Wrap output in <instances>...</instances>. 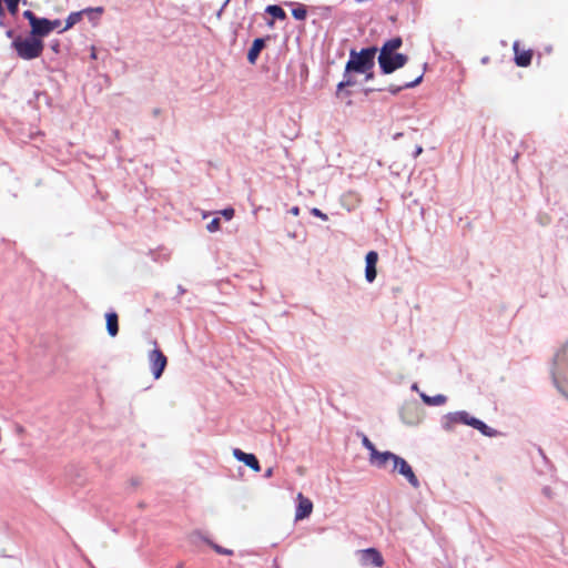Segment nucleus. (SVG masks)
<instances>
[{"mask_svg":"<svg viewBox=\"0 0 568 568\" xmlns=\"http://www.w3.org/2000/svg\"><path fill=\"white\" fill-rule=\"evenodd\" d=\"M207 231L213 233L220 230V219H213L206 226Z\"/></svg>","mask_w":568,"mask_h":568,"instance_id":"24","label":"nucleus"},{"mask_svg":"<svg viewBox=\"0 0 568 568\" xmlns=\"http://www.w3.org/2000/svg\"><path fill=\"white\" fill-rule=\"evenodd\" d=\"M20 0H4L7 9L10 14L16 16Z\"/></svg>","mask_w":568,"mask_h":568,"instance_id":"23","label":"nucleus"},{"mask_svg":"<svg viewBox=\"0 0 568 568\" xmlns=\"http://www.w3.org/2000/svg\"><path fill=\"white\" fill-rule=\"evenodd\" d=\"M148 358L153 377L159 379L168 365L166 356L160 348H154L149 353Z\"/></svg>","mask_w":568,"mask_h":568,"instance_id":"6","label":"nucleus"},{"mask_svg":"<svg viewBox=\"0 0 568 568\" xmlns=\"http://www.w3.org/2000/svg\"><path fill=\"white\" fill-rule=\"evenodd\" d=\"M23 17L29 21L30 26H32L38 19V17H36V14L30 10L24 11Z\"/></svg>","mask_w":568,"mask_h":568,"instance_id":"26","label":"nucleus"},{"mask_svg":"<svg viewBox=\"0 0 568 568\" xmlns=\"http://www.w3.org/2000/svg\"><path fill=\"white\" fill-rule=\"evenodd\" d=\"M266 11L275 19L284 20L286 18L285 11L278 6H268Z\"/></svg>","mask_w":568,"mask_h":568,"instance_id":"18","label":"nucleus"},{"mask_svg":"<svg viewBox=\"0 0 568 568\" xmlns=\"http://www.w3.org/2000/svg\"><path fill=\"white\" fill-rule=\"evenodd\" d=\"M97 11H98L99 13H101V12H102V8H98V9H97Z\"/></svg>","mask_w":568,"mask_h":568,"instance_id":"37","label":"nucleus"},{"mask_svg":"<svg viewBox=\"0 0 568 568\" xmlns=\"http://www.w3.org/2000/svg\"><path fill=\"white\" fill-rule=\"evenodd\" d=\"M292 14L296 20H304L306 18L307 11L304 6H300L292 10Z\"/></svg>","mask_w":568,"mask_h":568,"instance_id":"22","label":"nucleus"},{"mask_svg":"<svg viewBox=\"0 0 568 568\" xmlns=\"http://www.w3.org/2000/svg\"><path fill=\"white\" fill-rule=\"evenodd\" d=\"M313 511V503L302 493L297 494V507L295 511V520H302L308 517Z\"/></svg>","mask_w":568,"mask_h":568,"instance_id":"8","label":"nucleus"},{"mask_svg":"<svg viewBox=\"0 0 568 568\" xmlns=\"http://www.w3.org/2000/svg\"><path fill=\"white\" fill-rule=\"evenodd\" d=\"M376 52L377 49L375 47L362 49L359 52L352 50L349 60L346 63V72L366 73L371 71L375 64Z\"/></svg>","mask_w":568,"mask_h":568,"instance_id":"1","label":"nucleus"},{"mask_svg":"<svg viewBox=\"0 0 568 568\" xmlns=\"http://www.w3.org/2000/svg\"><path fill=\"white\" fill-rule=\"evenodd\" d=\"M221 214L226 219V220H231L233 219L234 216V209L232 207H229V209H224Z\"/></svg>","mask_w":568,"mask_h":568,"instance_id":"27","label":"nucleus"},{"mask_svg":"<svg viewBox=\"0 0 568 568\" xmlns=\"http://www.w3.org/2000/svg\"><path fill=\"white\" fill-rule=\"evenodd\" d=\"M214 550L219 554H223V555H231L232 551L229 550V549H223L222 547L217 546V545H214L213 546Z\"/></svg>","mask_w":568,"mask_h":568,"instance_id":"28","label":"nucleus"},{"mask_svg":"<svg viewBox=\"0 0 568 568\" xmlns=\"http://www.w3.org/2000/svg\"><path fill=\"white\" fill-rule=\"evenodd\" d=\"M50 20L38 18L31 26V36L34 38H43L50 33Z\"/></svg>","mask_w":568,"mask_h":568,"instance_id":"13","label":"nucleus"},{"mask_svg":"<svg viewBox=\"0 0 568 568\" xmlns=\"http://www.w3.org/2000/svg\"><path fill=\"white\" fill-rule=\"evenodd\" d=\"M422 398H423L424 403H426L428 405H442L446 402V397L444 395H437L434 397H429V396L423 394Z\"/></svg>","mask_w":568,"mask_h":568,"instance_id":"20","label":"nucleus"},{"mask_svg":"<svg viewBox=\"0 0 568 568\" xmlns=\"http://www.w3.org/2000/svg\"><path fill=\"white\" fill-rule=\"evenodd\" d=\"M88 10H83V11H79V12H72L71 14H69V17L67 18V23L64 26V28L62 29V31H65L70 28H72L75 23H78L81 18H82V14L84 12H87Z\"/></svg>","mask_w":568,"mask_h":568,"instance_id":"17","label":"nucleus"},{"mask_svg":"<svg viewBox=\"0 0 568 568\" xmlns=\"http://www.w3.org/2000/svg\"><path fill=\"white\" fill-rule=\"evenodd\" d=\"M354 83H355L354 81H352L351 79H347V80H345V81H343V82H341V83L338 84V89H342V88H344V87H351V85H353Z\"/></svg>","mask_w":568,"mask_h":568,"instance_id":"30","label":"nucleus"},{"mask_svg":"<svg viewBox=\"0 0 568 568\" xmlns=\"http://www.w3.org/2000/svg\"><path fill=\"white\" fill-rule=\"evenodd\" d=\"M374 78V73L371 71L366 72V80H372Z\"/></svg>","mask_w":568,"mask_h":568,"instance_id":"35","label":"nucleus"},{"mask_svg":"<svg viewBox=\"0 0 568 568\" xmlns=\"http://www.w3.org/2000/svg\"><path fill=\"white\" fill-rule=\"evenodd\" d=\"M514 52H515V62L518 67L526 68L531 63L532 51L531 50H521L519 48V43H514Z\"/></svg>","mask_w":568,"mask_h":568,"instance_id":"11","label":"nucleus"},{"mask_svg":"<svg viewBox=\"0 0 568 568\" xmlns=\"http://www.w3.org/2000/svg\"><path fill=\"white\" fill-rule=\"evenodd\" d=\"M12 47L17 51L19 58L23 60H33L42 54L44 43L41 39L32 36L28 38L17 37L12 41Z\"/></svg>","mask_w":568,"mask_h":568,"instance_id":"2","label":"nucleus"},{"mask_svg":"<svg viewBox=\"0 0 568 568\" xmlns=\"http://www.w3.org/2000/svg\"><path fill=\"white\" fill-rule=\"evenodd\" d=\"M552 378H554V383L556 384L557 388H558L562 394H565V390H564V388L560 386V384H559V382H558V378H557V376H556V374H555V373H552Z\"/></svg>","mask_w":568,"mask_h":568,"instance_id":"31","label":"nucleus"},{"mask_svg":"<svg viewBox=\"0 0 568 568\" xmlns=\"http://www.w3.org/2000/svg\"><path fill=\"white\" fill-rule=\"evenodd\" d=\"M362 443L369 450V462L378 468L384 467V460L382 458L383 453L378 452L375 445L365 435H363Z\"/></svg>","mask_w":568,"mask_h":568,"instance_id":"10","label":"nucleus"},{"mask_svg":"<svg viewBox=\"0 0 568 568\" xmlns=\"http://www.w3.org/2000/svg\"><path fill=\"white\" fill-rule=\"evenodd\" d=\"M423 79V74H419L415 80H412V81H408V82H405L402 87H398V88H390L389 91L393 93V94H396L398 93L402 89H405V88H413L417 84L420 83Z\"/></svg>","mask_w":568,"mask_h":568,"instance_id":"19","label":"nucleus"},{"mask_svg":"<svg viewBox=\"0 0 568 568\" xmlns=\"http://www.w3.org/2000/svg\"><path fill=\"white\" fill-rule=\"evenodd\" d=\"M366 267H365V277L367 282L372 283L376 278V264L378 262V254L375 251H369L365 257Z\"/></svg>","mask_w":568,"mask_h":568,"instance_id":"9","label":"nucleus"},{"mask_svg":"<svg viewBox=\"0 0 568 568\" xmlns=\"http://www.w3.org/2000/svg\"><path fill=\"white\" fill-rule=\"evenodd\" d=\"M106 320V331L110 336L114 337L119 333V317L115 312H110L105 314Z\"/></svg>","mask_w":568,"mask_h":568,"instance_id":"16","label":"nucleus"},{"mask_svg":"<svg viewBox=\"0 0 568 568\" xmlns=\"http://www.w3.org/2000/svg\"><path fill=\"white\" fill-rule=\"evenodd\" d=\"M452 420L455 423H462L474 427L479 430L483 435L493 437L497 434L496 430L488 427L484 422L470 416L467 412H457L453 415Z\"/></svg>","mask_w":568,"mask_h":568,"instance_id":"4","label":"nucleus"},{"mask_svg":"<svg viewBox=\"0 0 568 568\" xmlns=\"http://www.w3.org/2000/svg\"><path fill=\"white\" fill-rule=\"evenodd\" d=\"M273 475V469L272 468H268L266 471H265V477H271Z\"/></svg>","mask_w":568,"mask_h":568,"instance_id":"36","label":"nucleus"},{"mask_svg":"<svg viewBox=\"0 0 568 568\" xmlns=\"http://www.w3.org/2000/svg\"><path fill=\"white\" fill-rule=\"evenodd\" d=\"M293 215L297 216L300 214V209L298 206H294L291 209L290 211Z\"/></svg>","mask_w":568,"mask_h":568,"instance_id":"33","label":"nucleus"},{"mask_svg":"<svg viewBox=\"0 0 568 568\" xmlns=\"http://www.w3.org/2000/svg\"><path fill=\"white\" fill-rule=\"evenodd\" d=\"M402 44L403 41L400 37H395L393 39L387 40L381 48L378 57H382L384 61L386 55H389L390 53H396L395 51L399 49Z\"/></svg>","mask_w":568,"mask_h":568,"instance_id":"14","label":"nucleus"},{"mask_svg":"<svg viewBox=\"0 0 568 568\" xmlns=\"http://www.w3.org/2000/svg\"><path fill=\"white\" fill-rule=\"evenodd\" d=\"M265 47V41L262 38H257L253 41L252 47L250 48L247 52V60L250 63L254 64L258 58V54Z\"/></svg>","mask_w":568,"mask_h":568,"instance_id":"15","label":"nucleus"},{"mask_svg":"<svg viewBox=\"0 0 568 568\" xmlns=\"http://www.w3.org/2000/svg\"><path fill=\"white\" fill-rule=\"evenodd\" d=\"M568 364V343L565 347L555 356V365Z\"/></svg>","mask_w":568,"mask_h":568,"instance_id":"21","label":"nucleus"},{"mask_svg":"<svg viewBox=\"0 0 568 568\" xmlns=\"http://www.w3.org/2000/svg\"><path fill=\"white\" fill-rule=\"evenodd\" d=\"M2 2H4V0H0V18H3L6 14Z\"/></svg>","mask_w":568,"mask_h":568,"instance_id":"32","label":"nucleus"},{"mask_svg":"<svg viewBox=\"0 0 568 568\" xmlns=\"http://www.w3.org/2000/svg\"><path fill=\"white\" fill-rule=\"evenodd\" d=\"M274 568H281L280 566L275 565Z\"/></svg>","mask_w":568,"mask_h":568,"instance_id":"38","label":"nucleus"},{"mask_svg":"<svg viewBox=\"0 0 568 568\" xmlns=\"http://www.w3.org/2000/svg\"><path fill=\"white\" fill-rule=\"evenodd\" d=\"M311 214H312V215H314V216H316V217H320V219H321V220H323V221H327V220H328V216H327L325 213H323V212H322L320 209H317V207H313V209L311 210Z\"/></svg>","mask_w":568,"mask_h":568,"instance_id":"25","label":"nucleus"},{"mask_svg":"<svg viewBox=\"0 0 568 568\" xmlns=\"http://www.w3.org/2000/svg\"><path fill=\"white\" fill-rule=\"evenodd\" d=\"M233 456L239 462L244 463L247 467L252 468L253 470H255V471L260 470V463H258L257 458L255 457V455L247 454V453L242 452L239 448H235L233 450Z\"/></svg>","mask_w":568,"mask_h":568,"instance_id":"12","label":"nucleus"},{"mask_svg":"<svg viewBox=\"0 0 568 568\" xmlns=\"http://www.w3.org/2000/svg\"><path fill=\"white\" fill-rule=\"evenodd\" d=\"M382 458L384 460V467L387 468V465L392 463V473H398L402 476H404L407 481L414 487H419V480L415 473L413 471V468L402 457L390 453V452H383Z\"/></svg>","mask_w":568,"mask_h":568,"instance_id":"3","label":"nucleus"},{"mask_svg":"<svg viewBox=\"0 0 568 568\" xmlns=\"http://www.w3.org/2000/svg\"><path fill=\"white\" fill-rule=\"evenodd\" d=\"M407 55L403 53H390L385 57L384 61L382 57H378L381 70L385 74L393 73L395 70L404 67L407 63Z\"/></svg>","mask_w":568,"mask_h":568,"instance_id":"5","label":"nucleus"},{"mask_svg":"<svg viewBox=\"0 0 568 568\" xmlns=\"http://www.w3.org/2000/svg\"><path fill=\"white\" fill-rule=\"evenodd\" d=\"M61 26V21L60 20H53L51 21L50 20V32H52L54 29L59 28Z\"/></svg>","mask_w":568,"mask_h":568,"instance_id":"29","label":"nucleus"},{"mask_svg":"<svg viewBox=\"0 0 568 568\" xmlns=\"http://www.w3.org/2000/svg\"><path fill=\"white\" fill-rule=\"evenodd\" d=\"M422 152H423V148H422L420 145H419V146H417V148H416V151H415V153H414V156H415V158H417L418 155H420V154H422Z\"/></svg>","mask_w":568,"mask_h":568,"instance_id":"34","label":"nucleus"},{"mask_svg":"<svg viewBox=\"0 0 568 568\" xmlns=\"http://www.w3.org/2000/svg\"><path fill=\"white\" fill-rule=\"evenodd\" d=\"M361 565L364 567L382 568L384 558L376 548H367L358 551Z\"/></svg>","mask_w":568,"mask_h":568,"instance_id":"7","label":"nucleus"}]
</instances>
